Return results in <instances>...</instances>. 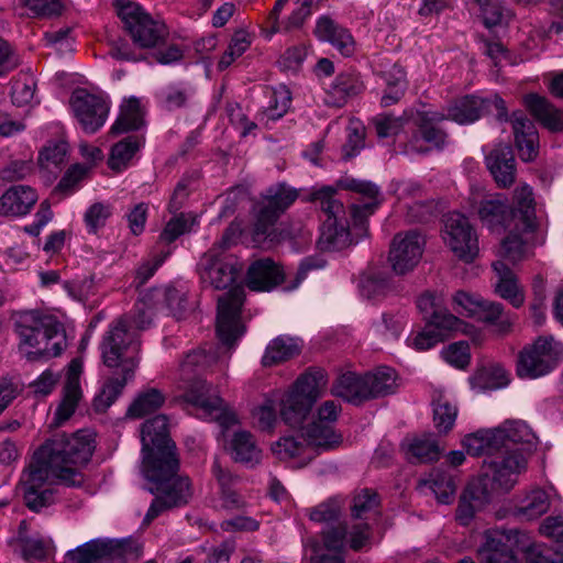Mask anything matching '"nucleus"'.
I'll use <instances>...</instances> for the list:
<instances>
[{
    "mask_svg": "<svg viewBox=\"0 0 563 563\" xmlns=\"http://www.w3.org/2000/svg\"><path fill=\"white\" fill-rule=\"evenodd\" d=\"M184 309V291L168 286L154 288L142 295L130 317L110 327L101 343V355L112 374L95 398L97 410L110 407L134 378L141 358L139 332L151 327L154 316L180 318Z\"/></svg>",
    "mask_w": 563,
    "mask_h": 563,
    "instance_id": "obj_1",
    "label": "nucleus"
},
{
    "mask_svg": "<svg viewBox=\"0 0 563 563\" xmlns=\"http://www.w3.org/2000/svg\"><path fill=\"white\" fill-rule=\"evenodd\" d=\"M95 450L93 434L80 430L70 437L56 435L33 455L20 478L26 506L34 511L54 501L57 483L75 486L82 481L80 471Z\"/></svg>",
    "mask_w": 563,
    "mask_h": 563,
    "instance_id": "obj_2",
    "label": "nucleus"
},
{
    "mask_svg": "<svg viewBox=\"0 0 563 563\" xmlns=\"http://www.w3.org/2000/svg\"><path fill=\"white\" fill-rule=\"evenodd\" d=\"M471 202L488 230L509 231L498 250L503 258L521 262L531 255L532 247L544 243V233L537 229L534 196L529 185L520 184L514 189L510 206L504 195L479 190L472 191Z\"/></svg>",
    "mask_w": 563,
    "mask_h": 563,
    "instance_id": "obj_3",
    "label": "nucleus"
},
{
    "mask_svg": "<svg viewBox=\"0 0 563 563\" xmlns=\"http://www.w3.org/2000/svg\"><path fill=\"white\" fill-rule=\"evenodd\" d=\"M141 442V473L148 483V490L157 495L144 518V521L150 522L164 508L187 503L190 486L188 478L176 476L178 459L175 444L168 435L165 416H155L143 423Z\"/></svg>",
    "mask_w": 563,
    "mask_h": 563,
    "instance_id": "obj_4",
    "label": "nucleus"
},
{
    "mask_svg": "<svg viewBox=\"0 0 563 563\" xmlns=\"http://www.w3.org/2000/svg\"><path fill=\"white\" fill-rule=\"evenodd\" d=\"M328 386L322 368H310L301 374L287 390L275 389L264 394L251 408L252 423L261 431L272 432L277 422V405L285 423L296 427L309 416L314 402Z\"/></svg>",
    "mask_w": 563,
    "mask_h": 563,
    "instance_id": "obj_5",
    "label": "nucleus"
},
{
    "mask_svg": "<svg viewBox=\"0 0 563 563\" xmlns=\"http://www.w3.org/2000/svg\"><path fill=\"white\" fill-rule=\"evenodd\" d=\"M212 362L214 356L202 350L186 355L180 366L185 384L184 397L187 402L195 406L199 418L217 421L221 428L228 430L239 422L235 412L211 390V385L199 376V373Z\"/></svg>",
    "mask_w": 563,
    "mask_h": 563,
    "instance_id": "obj_6",
    "label": "nucleus"
},
{
    "mask_svg": "<svg viewBox=\"0 0 563 563\" xmlns=\"http://www.w3.org/2000/svg\"><path fill=\"white\" fill-rule=\"evenodd\" d=\"M563 563V553L543 544H534L528 533L516 529H488L477 549L481 563Z\"/></svg>",
    "mask_w": 563,
    "mask_h": 563,
    "instance_id": "obj_7",
    "label": "nucleus"
},
{
    "mask_svg": "<svg viewBox=\"0 0 563 563\" xmlns=\"http://www.w3.org/2000/svg\"><path fill=\"white\" fill-rule=\"evenodd\" d=\"M443 115L433 111L427 104L407 110L401 117L377 115L374 119L376 133L379 137H389L400 131L411 132L409 150L417 153H426L433 147L443 144L445 134L439 129Z\"/></svg>",
    "mask_w": 563,
    "mask_h": 563,
    "instance_id": "obj_8",
    "label": "nucleus"
},
{
    "mask_svg": "<svg viewBox=\"0 0 563 563\" xmlns=\"http://www.w3.org/2000/svg\"><path fill=\"white\" fill-rule=\"evenodd\" d=\"M20 349L32 358L57 356L66 347L63 325L36 311H25L15 320Z\"/></svg>",
    "mask_w": 563,
    "mask_h": 563,
    "instance_id": "obj_9",
    "label": "nucleus"
},
{
    "mask_svg": "<svg viewBox=\"0 0 563 563\" xmlns=\"http://www.w3.org/2000/svg\"><path fill=\"white\" fill-rule=\"evenodd\" d=\"M371 532L367 523L355 522L349 528L327 526L321 540L311 539L303 543L305 563H344L346 545L357 551L369 544Z\"/></svg>",
    "mask_w": 563,
    "mask_h": 563,
    "instance_id": "obj_10",
    "label": "nucleus"
},
{
    "mask_svg": "<svg viewBox=\"0 0 563 563\" xmlns=\"http://www.w3.org/2000/svg\"><path fill=\"white\" fill-rule=\"evenodd\" d=\"M342 435L329 426L309 424L295 435H283L272 443L271 450L279 461H295L296 466H303L312 457V452H325L338 448Z\"/></svg>",
    "mask_w": 563,
    "mask_h": 563,
    "instance_id": "obj_11",
    "label": "nucleus"
},
{
    "mask_svg": "<svg viewBox=\"0 0 563 563\" xmlns=\"http://www.w3.org/2000/svg\"><path fill=\"white\" fill-rule=\"evenodd\" d=\"M336 188L333 186H316L311 189L308 200L319 202L325 213L318 246L324 252L342 251L353 244L343 203L334 198Z\"/></svg>",
    "mask_w": 563,
    "mask_h": 563,
    "instance_id": "obj_12",
    "label": "nucleus"
},
{
    "mask_svg": "<svg viewBox=\"0 0 563 563\" xmlns=\"http://www.w3.org/2000/svg\"><path fill=\"white\" fill-rule=\"evenodd\" d=\"M240 234V225L232 223L220 242L201 256L197 271L202 284L214 289H225L236 280L242 267L238 260L225 254L224 250L235 243Z\"/></svg>",
    "mask_w": 563,
    "mask_h": 563,
    "instance_id": "obj_13",
    "label": "nucleus"
},
{
    "mask_svg": "<svg viewBox=\"0 0 563 563\" xmlns=\"http://www.w3.org/2000/svg\"><path fill=\"white\" fill-rule=\"evenodd\" d=\"M528 454L522 451H506L494 459H484L481 473L475 478L494 494L512 489L528 468Z\"/></svg>",
    "mask_w": 563,
    "mask_h": 563,
    "instance_id": "obj_14",
    "label": "nucleus"
},
{
    "mask_svg": "<svg viewBox=\"0 0 563 563\" xmlns=\"http://www.w3.org/2000/svg\"><path fill=\"white\" fill-rule=\"evenodd\" d=\"M325 266V261L322 258H307L305 260L296 273L291 284L285 283L283 289L291 291L299 287V285L307 277V273L311 269H320ZM288 275L284 269L269 258L255 261L247 271L246 284L247 287L255 291H271L277 285L286 282Z\"/></svg>",
    "mask_w": 563,
    "mask_h": 563,
    "instance_id": "obj_15",
    "label": "nucleus"
},
{
    "mask_svg": "<svg viewBox=\"0 0 563 563\" xmlns=\"http://www.w3.org/2000/svg\"><path fill=\"white\" fill-rule=\"evenodd\" d=\"M139 556L130 539H91L64 555L63 563H126Z\"/></svg>",
    "mask_w": 563,
    "mask_h": 563,
    "instance_id": "obj_16",
    "label": "nucleus"
},
{
    "mask_svg": "<svg viewBox=\"0 0 563 563\" xmlns=\"http://www.w3.org/2000/svg\"><path fill=\"white\" fill-rule=\"evenodd\" d=\"M297 197V190L285 184H277L267 189L255 207L256 223L253 230V242L257 246H269L275 241L271 228L279 213L286 210Z\"/></svg>",
    "mask_w": 563,
    "mask_h": 563,
    "instance_id": "obj_17",
    "label": "nucleus"
},
{
    "mask_svg": "<svg viewBox=\"0 0 563 563\" xmlns=\"http://www.w3.org/2000/svg\"><path fill=\"white\" fill-rule=\"evenodd\" d=\"M563 360V343L552 335H542L519 354L517 375L534 379L552 372Z\"/></svg>",
    "mask_w": 563,
    "mask_h": 563,
    "instance_id": "obj_18",
    "label": "nucleus"
},
{
    "mask_svg": "<svg viewBox=\"0 0 563 563\" xmlns=\"http://www.w3.org/2000/svg\"><path fill=\"white\" fill-rule=\"evenodd\" d=\"M452 306L460 314L493 324L495 332L500 335L508 333L515 323L514 317L505 313L500 303L484 300L479 295L465 290L453 295Z\"/></svg>",
    "mask_w": 563,
    "mask_h": 563,
    "instance_id": "obj_19",
    "label": "nucleus"
},
{
    "mask_svg": "<svg viewBox=\"0 0 563 563\" xmlns=\"http://www.w3.org/2000/svg\"><path fill=\"white\" fill-rule=\"evenodd\" d=\"M115 9L124 29L140 47H152L163 36V27L136 2L117 0Z\"/></svg>",
    "mask_w": 563,
    "mask_h": 563,
    "instance_id": "obj_20",
    "label": "nucleus"
},
{
    "mask_svg": "<svg viewBox=\"0 0 563 563\" xmlns=\"http://www.w3.org/2000/svg\"><path fill=\"white\" fill-rule=\"evenodd\" d=\"M441 238L444 245L460 260L468 263L478 254V238L468 219L454 211L445 216Z\"/></svg>",
    "mask_w": 563,
    "mask_h": 563,
    "instance_id": "obj_21",
    "label": "nucleus"
},
{
    "mask_svg": "<svg viewBox=\"0 0 563 563\" xmlns=\"http://www.w3.org/2000/svg\"><path fill=\"white\" fill-rule=\"evenodd\" d=\"M70 108L82 130L95 133L106 123L110 101L101 92L76 89L70 97Z\"/></svg>",
    "mask_w": 563,
    "mask_h": 563,
    "instance_id": "obj_22",
    "label": "nucleus"
},
{
    "mask_svg": "<svg viewBox=\"0 0 563 563\" xmlns=\"http://www.w3.org/2000/svg\"><path fill=\"white\" fill-rule=\"evenodd\" d=\"M244 301V289L241 285L232 287L219 298L217 316V333L222 344H231L244 333L240 314Z\"/></svg>",
    "mask_w": 563,
    "mask_h": 563,
    "instance_id": "obj_23",
    "label": "nucleus"
},
{
    "mask_svg": "<svg viewBox=\"0 0 563 563\" xmlns=\"http://www.w3.org/2000/svg\"><path fill=\"white\" fill-rule=\"evenodd\" d=\"M424 246L426 239L417 231L395 235L389 251V262L394 272L402 275L412 271L420 263Z\"/></svg>",
    "mask_w": 563,
    "mask_h": 563,
    "instance_id": "obj_24",
    "label": "nucleus"
},
{
    "mask_svg": "<svg viewBox=\"0 0 563 563\" xmlns=\"http://www.w3.org/2000/svg\"><path fill=\"white\" fill-rule=\"evenodd\" d=\"M338 188L349 189L361 196V201L351 207V216L353 224L364 229L366 219L375 212L383 201L378 187L369 181L345 179L338 183Z\"/></svg>",
    "mask_w": 563,
    "mask_h": 563,
    "instance_id": "obj_25",
    "label": "nucleus"
},
{
    "mask_svg": "<svg viewBox=\"0 0 563 563\" xmlns=\"http://www.w3.org/2000/svg\"><path fill=\"white\" fill-rule=\"evenodd\" d=\"M508 263L516 265L518 262L512 263L498 254V260L492 265L494 271L493 288L498 297L508 301L514 308H520L526 301L525 289Z\"/></svg>",
    "mask_w": 563,
    "mask_h": 563,
    "instance_id": "obj_26",
    "label": "nucleus"
},
{
    "mask_svg": "<svg viewBox=\"0 0 563 563\" xmlns=\"http://www.w3.org/2000/svg\"><path fill=\"white\" fill-rule=\"evenodd\" d=\"M426 322L442 342L457 334L470 336L474 344H481L484 340V334L481 330L457 318L445 308L428 317Z\"/></svg>",
    "mask_w": 563,
    "mask_h": 563,
    "instance_id": "obj_27",
    "label": "nucleus"
},
{
    "mask_svg": "<svg viewBox=\"0 0 563 563\" xmlns=\"http://www.w3.org/2000/svg\"><path fill=\"white\" fill-rule=\"evenodd\" d=\"M82 363L80 360H73L66 369V382L63 388V398L54 413V424L60 426L67 421L78 405L81 397L80 374Z\"/></svg>",
    "mask_w": 563,
    "mask_h": 563,
    "instance_id": "obj_28",
    "label": "nucleus"
},
{
    "mask_svg": "<svg viewBox=\"0 0 563 563\" xmlns=\"http://www.w3.org/2000/svg\"><path fill=\"white\" fill-rule=\"evenodd\" d=\"M497 427L481 428L465 434L461 439V445L471 456H485L494 459L504 451Z\"/></svg>",
    "mask_w": 563,
    "mask_h": 563,
    "instance_id": "obj_29",
    "label": "nucleus"
},
{
    "mask_svg": "<svg viewBox=\"0 0 563 563\" xmlns=\"http://www.w3.org/2000/svg\"><path fill=\"white\" fill-rule=\"evenodd\" d=\"M486 165L499 187L511 186L516 178V162L510 146L499 144L486 155Z\"/></svg>",
    "mask_w": 563,
    "mask_h": 563,
    "instance_id": "obj_30",
    "label": "nucleus"
},
{
    "mask_svg": "<svg viewBox=\"0 0 563 563\" xmlns=\"http://www.w3.org/2000/svg\"><path fill=\"white\" fill-rule=\"evenodd\" d=\"M489 488L484 487L475 477L468 483L461 496L456 510V519L461 525H468L475 514L482 510L492 499Z\"/></svg>",
    "mask_w": 563,
    "mask_h": 563,
    "instance_id": "obj_31",
    "label": "nucleus"
},
{
    "mask_svg": "<svg viewBox=\"0 0 563 563\" xmlns=\"http://www.w3.org/2000/svg\"><path fill=\"white\" fill-rule=\"evenodd\" d=\"M37 194L29 186H12L0 197V214L4 217H24L37 201Z\"/></svg>",
    "mask_w": 563,
    "mask_h": 563,
    "instance_id": "obj_32",
    "label": "nucleus"
},
{
    "mask_svg": "<svg viewBox=\"0 0 563 563\" xmlns=\"http://www.w3.org/2000/svg\"><path fill=\"white\" fill-rule=\"evenodd\" d=\"M511 122L520 158L525 162L533 161L539 151V136L534 124L521 112H515Z\"/></svg>",
    "mask_w": 563,
    "mask_h": 563,
    "instance_id": "obj_33",
    "label": "nucleus"
},
{
    "mask_svg": "<svg viewBox=\"0 0 563 563\" xmlns=\"http://www.w3.org/2000/svg\"><path fill=\"white\" fill-rule=\"evenodd\" d=\"M471 387L478 391L496 390L510 384V373L497 362H483L468 378Z\"/></svg>",
    "mask_w": 563,
    "mask_h": 563,
    "instance_id": "obj_34",
    "label": "nucleus"
},
{
    "mask_svg": "<svg viewBox=\"0 0 563 563\" xmlns=\"http://www.w3.org/2000/svg\"><path fill=\"white\" fill-rule=\"evenodd\" d=\"M314 34L320 41L329 42L343 56H351L355 51V41L350 32L327 16L317 21Z\"/></svg>",
    "mask_w": 563,
    "mask_h": 563,
    "instance_id": "obj_35",
    "label": "nucleus"
},
{
    "mask_svg": "<svg viewBox=\"0 0 563 563\" xmlns=\"http://www.w3.org/2000/svg\"><path fill=\"white\" fill-rule=\"evenodd\" d=\"M231 457L247 466H254L262 459V451L257 446L252 433L245 430L235 431L227 443Z\"/></svg>",
    "mask_w": 563,
    "mask_h": 563,
    "instance_id": "obj_36",
    "label": "nucleus"
},
{
    "mask_svg": "<svg viewBox=\"0 0 563 563\" xmlns=\"http://www.w3.org/2000/svg\"><path fill=\"white\" fill-rule=\"evenodd\" d=\"M407 457L417 462H431L439 459L441 449L433 433L408 437L402 443Z\"/></svg>",
    "mask_w": 563,
    "mask_h": 563,
    "instance_id": "obj_37",
    "label": "nucleus"
},
{
    "mask_svg": "<svg viewBox=\"0 0 563 563\" xmlns=\"http://www.w3.org/2000/svg\"><path fill=\"white\" fill-rule=\"evenodd\" d=\"M485 107L486 101L484 99L476 96H466L451 104L445 114L439 111L437 113L443 115L440 122L449 119L459 124H471L481 118ZM433 111L435 112V110Z\"/></svg>",
    "mask_w": 563,
    "mask_h": 563,
    "instance_id": "obj_38",
    "label": "nucleus"
},
{
    "mask_svg": "<svg viewBox=\"0 0 563 563\" xmlns=\"http://www.w3.org/2000/svg\"><path fill=\"white\" fill-rule=\"evenodd\" d=\"M555 495L554 488L548 486L544 488H534L520 501L517 508V515L523 520H534L545 514Z\"/></svg>",
    "mask_w": 563,
    "mask_h": 563,
    "instance_id": "obj_39",
    "label": "nucleus"
},
{
    "mask_svg": "<svg viewBox=\"0 0 563 563\" xmlns=\"http://www.w3.org/2000/svg\"><path fill=\"white\" fill-rule=\"evenodd\" d=\"M301 350V341L289 335H279L273 339L266 346L262 356L264 366H274L298 355Z\"/></svg>",
    "mask_w": 563,
    "mask_h": 563,
    "instance_id": "obj_40",
    "label": "nucleus"
},
{
    "mask_svg": "<svg viewBox=\"0 0 563 563\" xmlns=\"http://www.w3.org/2000/svg\"><path fill=\"white\" fill-rule=\"evenodd\" d=\"M528 110L549 130L563 131V111L552 107L545 98L529 93L525 97Z\"/></svg>",
    "mask_w": 563,
    "mask_h": 563,
    "instance_id": "obj_41",
    "label": "nucleus"
},
{
    "mask_svg": "<svg viewBox=\"0 0 563 563\" xmlns=\"http://www.w3.org/2000/svg\"><path fill=\"white\" fill-rule=\"evenodd\" d=\"M499 430L503 449L505 450L508 443L526 444L528 450L534 448L538 439L531 428L520 419H508L496 426Z\"/></svg>",
    "mask_w": 563,
    "mask_h": 563,
    "instance_id": "obj_42",
    "label": "nucleus"
},
{
    "mask_svg": "<svg viewBox=\"0 0 563 563\" xmlns=\"http://www.w3.org/2000/svg\"><path fill=\"white\" fill-rule=\"evenodd\" d=\"M318 1L319 0H277L269 15L273 24L272 31L266 35V37L271 38L274 33L280 31V26L278 25V15L286 3L294 2L297 4V8L288 19L286 25V29L288 30L290 27L300 26L303 21L311 14L312 9L318 3Z\"/></svg>",
    "mask_w": 563,
    "mask_h": 563,
    "instance_id": "obj_43",
    "label": "nucleus"
},
{
    "mask_svg": "<svg viewBox=\"0 0 563 563\" xmlns=\"http://www.w3.org/2000/svg\"><path fill=\"white\" fill-rule=\"evenodd\" d=\"M421 489L434 495L440 504H451L454 500L456 486L450 474L434 470L420 482Z\"/></svg>",
    "mask_w": 563,
    "mask_h": 563,
    "instance_id": "obj_44",
    "label": "nucleus"
},
{
    "mask_svg": "<svg viewBox=\"0 0 563 563\" xmlns=\"http://www.w3.org/2000/svg\"><path fill=\"white\" fill-rule=\"evenodd\" d=\"M366 376L347 372L342 374L332 387V394L350 402H360L367 399Z\"/></svg>",
    "mask_w": 563,
    "mask_h": 563,
    "instance_id": "obj_45",
    "label": "nucleus"
},
{
    "mask_svg": "<svg viewBox=\"0 0 563 563\" xmlns=\"http://www.w3.org/2000/svg\"><path fill=\"white\" fill-rule=\"evenodd\" d=\"M364 88L360 77L355 74L339 75L328 90L327 102L336 107L343 106L346 100L361 92Z\"/></svg>",
    "mask_w": 563,
    "mask_h": 563,
    "instance_id": "obj_46",
    "label": "nucleus"
},
{
    "mask_svg": "<svg viewBox=\"0 0 563 563\" xmlns=\"http://www.w3.org/2000/svg\"><path fill=\"white\" fill-rule=\"evenodd\" d=\"M212 473L220 486V496L213 500V507L228 510L242 508L244 506L243 499L230 488L232 483L231 474L223 470L218 461L213 463Z\"/></svg>",
    "mask_w": 563,
    "mask_h": 563,
    "instance_id": "obj_47",
    "label": "nucleus"
},
{
    "mask_svg": "<svg viewBox=\"0 0 563 563\" xmlns=\"http://www.w3.org/2000/svg\"><path fill=\"white\" fill-rule=\"evenodd\" d=\"M432 406L435 429L441 434L449 433L453 429L459 415L455 400L445 394H440L433 399Z\"/></svg>",
    "mask_w": 563,
    "mask_h": 563,
    "instance_id": "obj_48",
    "label": "nucleus"
},
{
    "mask_svg": "<svg viewBox=\"0 0 563 563\" xmlns=\"http://www.w3.org/2000/svg\"><path fill=\"white\" fill-rule=\"evenodd\" d=\"M143 143L144 140L137 135L128 136L115 143L110 152L108 161L109 167L113 170L126 168L143 146Z\"/></svg>",
    "mask_w": 563,
    "mask_h": 563,
    "instance_id": "obj_49",
    "label": "nucleus"
},
{
    "mask_svg": "<svg viewBox=\"0 0 563 563\" xmlns=\"http://www.w3.org/2000/svg\"><path fill=\"white\" fill-rule=\"evenodd\" d=\"M143 109L137 98L130 97L124 99L120 114L111 128L113 133H123L131 130H137L143 125Z\"/></svg>",
    "mask_w": 563,
    "mask_h": 563,
    "instance_id": "obj_50",
    "label": "nucleus"
},
{
    "mask_svg": "<svg viewBox=\"0 0 563 563\" xmlns=\"http://www.w3.org/2000/svg\"><path fill=\"white\" fill-rule=\"evenodd\" d=\"M365 376L367 399L391 394L397 387V374L390 367H379L372 373H367Z\"/></svg>",
    "mask_w": 563,
    "mask_h": 563,
    "instance_id": "obj_51",
    "label": "nucleus"
},
{
    "mask_svg": "<svg viewBox=\"0 0 563 563\" xmlns=\"http://www.w3.org/2000/svg\"><path fill=\"white\" fill-rule=\"evenodd\" d=\"M21 553L27 563H35L46 559L54 550L51 537L34 534L21 540Z\"/></svg>",
    "mask_w": 563,
    "mask_h": 563,
    "instance_id": "obj_52",
    "label": "nucleus"
},
{
    "mask_svg": "<svg viewBox=\"0 0 563 563\" xmlns=\"http://www.w3.org/2000/svg\"><path fill=\"white\" fill-rule=\"evenodd\" d=\"M386 84V90L382 97V106L389 107L396 103L402 96L407 87L406 75L400 66L393 65L390 69L383 74Z\"/></svg>",
    "mask_w": 563,
    "mask_h": 563,
    "instance_id": "obj_53",
    "label": "nucleus"
},
{
    "mask_svg": "<svg viewBox=\"0 0 563 563\" xmlns=\"http://www.w3.org/2000/svg\"><path fill=\"white\" fill-rule=\"evenodd\" d=\"M268 98V106L260 113L258 118L265 124L280 119L290 106V92L284 86L271 90Z\"/></svg>",
    "mask_w": 563,
    "mask_h": 563,
    "instance_id": "obj_54",
    "label": "nucleus"
},
{
    "mask_svg": "<svg viewBox=\"0 0 563 563\" xmlns=\"http://www.w3.org/2000/svg\"><path fill=\"white\" fill-rule=\"evenodd\" d=\"M68 153V144L60 140L49 142L40 153L38 162L42 169L56 175Z\"/></svg>",
    "mask_w": 563,
    "mask_h": 563,
    "instance_id": "obj_55",
    "label": "nucleus"
},
{
    "mask_svg": "<svg viewBox=\"0 0 563 563\" xmlns=\"http://www.w3.org/2000/svg\"><path fill=\"white\" fill-rule=\"evenodd\" d=\"M441 358L450 366L465 371L471 364L472 354L466 341H457L445 345L440 351Z\"/></svg>",
    "mask_w": 563,
    "mask_h": 563,
    "instance_id": "obj_56",
    "label": "nucleus"
},
{
    "mask_svg": "<svg viewBox=\"0 0 563 563\" xmlns=\"http://www.w3.org/2000/svg\"><path fill=\"white\" fill-rule=\"evenodd\" d=\"M391 288L390 278L385 273H373L361 279L360 292L364 298L376 300Z\"/></svg>",
    "mask_w": 563,
    "mask_h": 563,
    "instance_id": "obj_57",
    "label": "nucleus"
},
{
    "mask_svg": "<svg viewBox=\"0 0 563 563\" xmlns=\"http://www.w3.org/2000/svg\"><path fill=\"white\" fill-rule=\"evenodd\" d=\"M164 402V396L157 389H148L139 395L129 408V416L142 418L157 410Z\"/></svg>",
    "mask_w": 563,
    "mask_h": 563,
    "instance_id": "obj_58",
    "label": "nucleus"
},
{
    "mask_svg": "<svg viewBox=\"0 0 563 563\" xmlns=\"http://www.w3.org/2000/svg\"><path fill=\"white\" fill-rule=\"evenodd\" d=\"M199 224V218L194 213H181L173 218L162 232L161 239L165 242H173L184 233L190 232Z\"/></svg>",
    "mask_w": 563,
    "mask_h": 563,
    "instance_id": "obj_59",
    "label": "nucleus"
},
{
    "mask_svg": "<svg viewBox=\"0 0 563 563\" xmlns=\"http://www.w3.org/2000/svg\"><path fill=\"white\" fill-rule=\"evenodd\" d=\"M483 21L486 27L506 25L512 14L499 0H493L490 3L481 9Z\"/></svg>",
    "mask_w": 563,
    "mask_h": 563,
    "instance_id": "obj_60",
    "label": "nucleus"
},
{
    "mask_svg": "<svg viewBox=\"0 0 563 563\" xmlns=\"http://www.w3.org/2000/svg\"><path fill=\"white\" fill-rule=\"evenodd\" d=\"M406 342L409 347L422 352L434 347L442 341L426 322L423 328L411 331Z\"/></svg>",
    "mask_w": 563,
    "mask_h": 563,
    "instance_id": "obj_61",
    "label": "nucleus"
},
{
    "mask_svg": "<svg viewBox=\"0 0 563 563\" xmlns=\"http://www.w3.org/2000/svg\"><path fill=\"white\" fill-rule=\"evenodd\" d=\"M486 54L495 63L496 66L504 67L506 65H516L522 63L536 54L533 52L527 53L523 56L517 57L510 54L501 43L489 42L486 44Z\"/></svg>",
    "mask_w": 563,
    "mask_h": 563,
    "instance_id": "obj_62",
    "label": "nucleus"
},
{
    "mask_svg": "<svg viewBox=\"0 0 563 563\" xmlns=\"http://www.w3.org/2000/svg\"><path fill=\"white\" fill-rule=\"evenodd\" d=\"M365 129L361 121L351 120L347 126V142L343 147L346 158H351L360 153L364 146Z\"/></svg>",
    "mask_w": 563,
    "mask_h": 563,
    "instance_id": "obj_63",
    "label": "nucleus"
},
{
    "mask_svg": "<svg viewBox=\"0 0 563 563\" xmlns=\"http://www.w3.org/2000/svg\"><path fill=\"white\" fill-rule=\"evenodd\" d=\"M444 296L441 291L426 290L417 299V308L424 319L444 309Z\"/></svg>",
    "mask_w": 563,
    "mask_h": 563,
    "instance_id": "obj_64",
    "label": "nucleus"
}]
</instances>
